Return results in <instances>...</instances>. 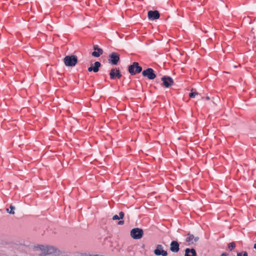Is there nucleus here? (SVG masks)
<instances>
[{
    "label": "nucleus",
    "mask_w": 256,
    "mask_h": 256,
    "mask_svg": "<svg viewBox=\"0 0 256 256\" xmlns=\"http://www.w3.org/2000/svg\"><path fill=\"white\" fill-rule=\"evenodd\" d=\"M142 68L138 62H134L128 67V71L132 76L136 75L142 72Z\"/></svg>",
    "instance_id": "f257e3e1"
},
{
    "label": "nucleus",
    "mask_w": 256,
    "mask_h": 256,
    "mask_svg": "<svg viewBox=\"0 0 256 256\" xmlns=\"http://www.w3.org/2000/svg\"><path fill=\"white\" fill-rule=\"evenodd\" d=\"M64 63L66 66H74L78 62V58L76 56H67L64 59Z\"/></svg>",
    "instance_id": "f03ea898"
},
{
    "label": "nucleus",
    "mask_w": 256,
    "mask_h": 256,
    "mask_svg": "<svg viewBox=\"0 0 256 256\" xmlns=\"http://www.w3.org/2000/svg\"><path fill=\"white\" fill-rule=\"evenodd\" d=\"M144 234L143 230L136 228L132 229L130 231L131 236L135 240L140 239L142 237Z\"/></svg>",
    "instance_id": "7ed1b4c3"
},
{
    "label": "nucleus",
    "mask_w": 256,
    "mask_h": 256,
    "mask_svg": "<svg viewBox=\"0 0 256 256\" xmlns=\"http://www.w3.org/2000/svg\"><path fill=\"white\" fill-rule=\"evenodd\" d=\"M120 60V55L115 52L111 53L108 56V61L110 64L113 65L118 64Z\"/></svg>",
    "instance_id": "20e7f679"
},
{
    "label": "nucleus",
    "mask_w": 256,
    "mask_h": 256,
    "mask_svg": "<svg viewBox=\"0 0 256 256\" xmlns=\"http://www.w3.org/2000/svg\"><path fill=\"white\" fill-rule=\"evenodd\" d=\"M142 74L144 77H146L149 80H154L156 78V74L154 70L152 68H148L142 71Z\"/></svg>",
    "instance_id": "39448f33"
},
{
    "label": "nucleus",
    "mask_w": 256,
    "mask_h": 256,
    "mask_svg": "<svg viewBox=\"0 0 256 256\" xmlns=\"http://www.w3.org/2000/svg\"><path fill=\"white\" fill-rule=\"evenodd\" d=\"M122 76L120 70L112 68L110 72V77L111 80L120 79Z\"/></svg>",
    "instance_id": "423d86ee"
},
{
    "label": "nucleus",
    "mask_w": 256,
    "mask_h": 256,
    "mask_svg": "<svg viewBox=\"0 0 256 256\" xmlns=\"http://www.w3.org/2000/svg\"><path fill=\"white\" fill-rule=\"evenodd\" d=\"M154 254L156 256H166L168 252L164 250V246L162 244H158L154 250Z\"/></svg>",
    "instance_id": "0eeeda50"
},
{
    "label": "nucleus",
    "mask_w": 256,
    "mask_h": 256,
    "mask_svg": "<svg viewBox=\"0 0 256 256\" xmlns=\"http://www.w3.org/2000/svg\"><path fill=\"white\" fill-rule=\"evenodd\" d=\"M162 84L166 88H169L174 84L173 79L169 76H164L162 78Z\"/></svg>",
    "instance_id": "6e6552de"
},
{
    "label": "nucleus",
    "mask_w": 256,
    "mask_h": 256,
    "mask_svg": "<svg viewBox=\"0 0 256 256\" xmlns=\"http://www.w3.org/2000/svg\"><path fill=\"white\" fill-rule=\"evenodd\" d=\"M148 16L149 20H154L160 18V13L158 10H150L148 12Z\"/></svg>",
    "instance_id": "1a4fd4ad"
},
{
    "label": "nucleus",
    "mask_w": 256,
    "mask_h": 256,
    "mask_svg": "<svg viewBox=\"0 0 256 256\" xmlns=\"http://www.w3.org/2000/svg\"><path fill=\"white\" fill-rule=\"evenodd\" d=\"M199 238L198 236H194L192 234L188 233L186 238V241L189 244H193L194 242L198 241Z\"/></svg>",
    "instance_id": "9d476101"
},
{
    "label": "nucleus",
    "mask_w": 256,
    "mask_h": 256,
    "mask_svg": "<svg viewBox=\"0 0 256 256\" xmlns=\"http://www.w3.org/2000/svg\"><path fill=\"white\" fill-rule=\"evenodd\" d=\"M94 51L92 53V55L93 56L99 57L103 53V50L99 48L98 46L96 44L94 46Z\"/></svg>",
    "instance_id": "9b49d317"
},
{
    "label": "nucleus",
    "mask_w": 256,
    "mask_h": 256,
    "mask_svg": "<svg viewBox=\"0 0 256 256\" xmlns=\"http://www.w3.org/2000/svg\"><path fill=\"white\" fill-rule=\"evenodd\" d=\"M34 249L36 250H40L42 253L40 254V256H44L46 255V252L47 251V246H44L43 245H37L34 246Z\"/></svg>",
    "instance_id": "f8f14e48"
},
{
    "label": "nucleus",
    "mask_w": 256,
    "mask_h": 256,
    "mask_svg": "<svg viewBox=\"0 0 256 256\" xmlns=\"http://www.w3.org/2000/svg\"><path fill=\"white\" fill-rule=\"evenodd\" d=\"M180 245L178 242L172 241L170 244V250L172 252H177L180 250Z\"/></svg>",
    "instance_id": "ddd939ff"
},
{
    "label": "nucleus",
    "mask_w": 256,
    "mask_h": 256,
    "mask_svg": "<svg viewBox=\"0 0 256 256\" xmlns=\"http://www.w3.org/2000/svg\"><path fill=\"white\" fill-rule=\"evenodd\" d=\"M60 251L55 247L50 246H47V251L46 255L55 254H58Z\"/></svg>",
    "instance_id": "4468645a"
},
{
    "label": "nucleus",
    "mask_w": 256,
    "mask_h": 256,
    "mask_svg": "<svg viewBox=\"0 0 256 256\" xmlns=\"http://www.w3.org/2000/svg\"><path fill=\"white\" fill-rule=\"evenodd\" d=\"M184 256H196V252L194 248H186L185 250Z\"/></svg>",
    "instance_id": "2eb2a0df"
},
{
    "label": "nucleus",
    "mask_w": 256,
    "mask_h": 256,
    "mask_svg": "<svg viewBox=\"0 0 256 256\" xmlns=\"http://www.w3.org/2000/svg\"><path fill=\"white\" fill-rule=\"evenodd\" d=\"M101 66V64L99 62H96L94 63V66L92 64V68L93 70V72H96L99 70V68Z\"/></svg>",
    "instance_id": "dca6fc26"
},
{
    "label": "nucleus",
    "mask_w": 256,
    "mask_h": 256,
    "mask_svg": "<svg viewBox=\"0 0 256 256\" xmlns=\"http://www.w3.org/2000/svg\"><path fill=\"white\" fill-rule=\"evenodd\" d=\"M15 209V207L14 206H12V205H10V208H6V212L10 214H14V210Z\"/></svg>",
    "instance_id": "f3484780"
},
{
    "label": "nucleus",
    "mask_w": 256,
    "mask_h": 256,
    "mask_svg": "<svg viewBox=\"0 0 256 256\" xmlns=\"http://www.w3.org/2000/svg\"><path fill=\"white\" fill-rule=\"evenodd\" d=\"M236 248V244L234 242H232L228 244V248L230 251Z\"/></svg>",
    "instance_id": "a211bd4d"
},
{
    "label": "nucleus",
    "mask_w": 256,
    "mask_h": 256,
    "mask_svg": "<svg viewBox=\"0 0 256 256\" xmlns=\"http://www.w3.org/2000/svg\"><path fill=\"white\" fill-rule=\"evenodd\" d=\"M198 93L196 92H191L189 94V96L190 98H194L196 95H198Z\"/></svg>",
    "instance_id": "6ab92c4d"
},
{
    "label": "nucleus",
    "mask_w": 256,
    "mask_h": 256,
    "mask_svg": "<svg viewBox=\"0 0 256 256\" xmlns=\"http://www.w3.org/2000/svg\"><path fill=\"white\" fill-rule=\"evenodd\" d=\"M124 214L122 212H119L118 216L120 219H122L124 217Z\"/></svg>",
    "instance_id": "aec40b11"
},
{
    "label": "nucleus",
    "mask_w": 256,
    "mask_h": 256,
    "mask_svg": "<svg viewBox=\"0 0 256 256\" xmlns=\"http://www.w3.org/2000/svg\"><path fill=\"white\" fill-rule=\"evenodd\" d=\"M120 218H119V216L117 214H115L113 216H112V220H120Z\"/></svg>",
    "instance_id": "412c9836"
},
{
    "label": "nucleus",
    "mask_w": 256,
    "mask_h": 256,
    "mask_svg": "<svg viewBox=\"0 0 256 256\" xmlns=\"http://www.w3.org/2000/svg\"><path fill=\"white\" fill-rule=\"evenodd\" d=\"M88 71L90 72L93 71L92 68V64L88 68Z\"/></svg>",
    "instance_id": "4be33fe9"
},
{
    "label": "nucleus",
    "mask_w": 256,
    "mask_h": 256,
    "mask_svg": "<svg viewBox=\"0 0 256 256\" xmlns=\"http://www.w3.org/2000/svg\"><path fill=\"white\" fill-rule=\"evenodd\" d=\"M124 224V220H120L118 222V224H120V225H122Z\"/></svg>",
    "instance_id": "5701e85b"
},
{
    "label": "nucleus",
    "mask_w": 256,
    "mask_h": 256,
    "mask_svg": "<svg viewBox=\"0 0 256 256\" xmlns=\"http://www.w3.org/2000/svg\"><path fill=\"white\" fill-rule=\"evenodd\" d=\"M242 253L243 256H248L246 252H242Z\"/></svg>",
    "instance_id": "b1692460"
},
{
    "label": "nucleus",
    "mask_w": 256,
    "mask_h": 256,
    "mask_svg": "<svg viewBox=\"0 0 256 256\" xmlns=\"http://www.w3.org/2000/svg\"><path fill=\"white\" fill-rule=\"evenodd\" d=\"M228 254L226 252H223L221 254L220 256H227Z\"/></svg>",
    "instance_id": "393cba45"
},
{
    "label": "nucleus",
    "mask_w": 256,
    "mask_h": 256,
    "mask_svg": "<svg viewBox=\"0 0 256 256\" xmlns=\"http://www.w3.org/2000/svg\"><path fill=\"white\" fill-rule=\"evenodd\" d=\"M237 256H243L242 252H238Z\"/></svg>",
    "instance_id": "a878e982"
},
{
    "label": "nucleus",
    "mask_w": 256,
    "mask_h": 256,
    "mask_svg": "<svg viewBox=\"0 0 256 256\" xmlns=\"http://www.w3.org/2000/svg\"><path fill=\"white\" fill-rule=\"evenodd\" d=\"M89 256H102L99 254L89 255Z\"/></svg>",
    "instance_id": "bb28decb"
},
{
    "label": "nucleus",
    "mask_w": 256,
    "mask_h": 256,
    "mask_svg": "<svg viewBox=\"0 0 256 256\" xmlns=\"http://www.w3.org/2000/svg\"><path fill=\"white\" fill-rule=\"evenodd\" d=\"M254 248H255L256 250V243L254 244Z\"/></svg>",
    "instance_id": "cd10ccee"
},
{
    "label": "nucleus",
    "mask_w": 256,
    "mask_h": 256,
    "mask_svg": "<svg viewBox=\"0 0 256 256\" xmlns=\"http://www.w3.org/2000/svg\"><path fill=\"white\" fill-rule=\"evenodd\" d=\"M206 99L207 100H210V97H209V96H207V97L206 98Z\"/></svg>",
    "instance_id": "c85d7f7f"
}]
</instances>
